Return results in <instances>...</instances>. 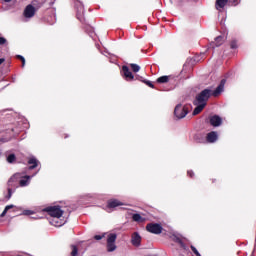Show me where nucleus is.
Masks as SVG:
<instances>
[{
	"label": "nucleus",
	"instance_id": "1",
	"mask_svg": "<svg viewBox=\"0 0 256 256\" xmlns=\"http://www.w3.org/2000/svg\"><path fill=\"white\" fill-rule=\"evenodd\" d=\"M31 179H33V176L16 173L9 179L8 185L9 187H17V182L19 181L20 187H27L31 183Z\"/></svg>",
	"mask_w": 256,
	"mask_h": 256
},
{
	"label": "nucleus",
	"instance_id": "2",
	"mask_svg": "<svg viewBox=\"0 0 256 256\" xmlns=\"http://www.w3.org/2000/svg\"><path fill=\"white\" fill-rule=\"evenodd\" d=\"M44 211H46L48 215L54 218V220L52 221V225H54V227H62V225H64L63 222L59 223V218L63 217V210H61V207L49 206V207H46Z\"/></svg>",
	"mask_w": 256,
	"mask_h": 256
},
{
	"label": "nucleus",
	"instance_id": "3",
	"mask_svg": "<svg viewBox=\"0 0 256 256\" xmlns=\"http://www.w3.org/2000/svg\"><path fill=\"white\" fill-rule=\"evenodd\" d=\"M209 97H211V90L205 89L202 91L197 97L196 100L194 101V105H201L203 103H207L209 100Z\"/></svg>",
	"mask_w": 256,
	"mask_h": 256
},
{
	"label": "nucleus",
	"instance_id": "4",
	"mask_svg": "<svg viewBox=\"0 0 256 256\" xmlns=\"http://www.w3.org/2000/svg\"><path fill=\"white\" fill-rule=\"evenodd\" d=\"M187 108L181 104H178L174 109V115L177 119H183L187 116Z\"/></svg>",
	"mask_w": 256,
	"mask_h": 256
},
{
	"label": "nucleus",
	"instance_id": "5",
	"mask_svg": "<svg viewBox=\"0 0 256 256\" xmlns=\"http://www.w3.org/2000/svg\"><path fill=\"white\" fill-rule=\"evenodd\" d=\"M115 241H117V234H109L107 238V251L113 252L117 249Z\"/></svg>",
	"mask_w": 256,
	"mask_h": 256
},
{
	"label": "nucleus",
	"instance_id": "6",
	"mask_svg": "<svg viewBox=\"0 0 256 256\" xmlns=\"http://www.w3.org/2000/svg\"><path fill=\"white\" fill-rule=\"evenodd\" d=\"M35 13H37V8H35L33 5H27L24 9L23 15L25 19H31L35 17Z\"/></svg>",
	"mask_w": 256,
	"mask_h": 256
},
{
	"label": "nucleus",
	"instance_id": "7",
	"mask_svg": "<svg viewBox=\"0 0 256 256\" xmlns=\"http://www.w3.org/2000/svg\"><path fill=\"white\" fill-rule=\"evenodd\" d=\"M146 229L149 233H154L155 235H159L163 231V227H161V225L153 223L148 224Z\"/></svg>",
	"mask_w": 256,
	"mask_h": 256
},
{
	"label": "nucleus",
	"instance_id": "8",
	"mask_svg": "<svg viewBox=\"0 0 256 256\" xmlns=\"http://www.w3.org/2000/svg\"><path fill=\"white\" fill-rule=\"evenodd\" d=\"M221 123H223V120L218 115H214V116L210 117V124L213 127H219L221 125Z\"/></svg>",
	"mask_w": 256,
	"mask_h": 256
},
{
	"label": "nucleus",
	"instance_id": "9",
	"mask_svg": "<svg viewBox=\"0 0 256 256\" xmlns=\"http://www.w3.org/2000/svg\"><path fill=\"white\" fill-rule=\"evenodd\" d=\"M121 205H124L123 202L117 199H112L108 201L107 207L109 209H114L115 207H121Z\"/></svg>",
	"mask_w": 256,
	"mask_h": 256
},
{
	"label": "nucleus",
	"instance_id": "10",
	"mask_svg": "<svg viewBox=\"0 0 256 256\" xmlns=\"http://www.w3.org/2000/svg\"><path fill=\"white\" fill-rule=\"evenodd\" d=\"M225 89V80H222L220 85L216 88V90L212 93L214 97H218V95H221L223 93V90Z\"/></svg>",
	"mask_w": 256,
	"mask_h": 256
},
{
	"label": "nucleus",
	"instance_id": "11",
	"mask_svg": "<svg viewBox=\"0 0 256 256\" xmlns=\"http://www.w3.org/2000/svg\"><path fill=\"white\" fill-rule=\"evenodd\" d=\"M132 244L135 246V247H139V245H141V236H139L138 233H134L132 235Z\"/></svg>",
	"mask_w": 256,
	"mask_h": 256
},
{
	"label": "nucleus",
	"instance_id": "12",
	"mask_svg": "<svg viewBox=\"0 0 256 256\" xmlns=\"http://www.w3.org/2000/svg\"><path fill=\"white\" fill-rule=\"evenodd\" d=\"M28 165H31L29 167V169H35V167H37V165H39V160H37V158H35L34 156L30 157L28 159Z\"/></svg>",
	"mask_w": 256,
	"mask_h": 256
},
{
	"label": "nucleus",
	"instance_id": "13",
	"mask_svg": "<svg viewBox=\"0 0 256 256\" xmlns=\"http://www.w3.org/2000/svg\"><path fill=\"white\" fill-rule=\"evenodd\" d=\"M228 2L229 0H216L215 7L217 11H221V9H223Z\"/></svg>",
	"mask_w": 256,
	"mask_h": 256
},
{
	"label": "nucleus",
	"instance_id": "14",
	"mask_svg": "<svg viewBox=\"0 0 256 256\" xmlns=\"http://www.w3.org/2000/svg\"><path fill=\"white\" fill-rule=\"evenodd\" d=\"M196 108L193 111V115H199L200 112L203 111V109H205V105H207V103H202V104H195Z\"/></svg>",
	"mask_w": 256,
	"mask_h": 256
},
{
	"label": "nucleus",
	"instance_id": "15",
	"mask_svg": "<svg viewBox=\"0 0 256 256\" xmlns=\"http://www.w3.org/2000/svg\"><path fill=\"white\" fill-rule=\"evenodd\" d=\"M216 140H217V132H210L207 135V141H209V143H215Z\"/></svg>",
	"mask_w": 256,
	"mask_h": 256
},
{
	"label": "nucleus",
	"instance_id": "16",
	"mask_svg": "<svg viewBox=\"0 0 256 256\" xmlns=\"http://www.w3.org/2000/svg\"><path fill=\"white\" fill-rule=\"evenodd\" d=\"M123 71H124V75L126 77V79H133V74L131 73V71H129V68L127 66H123Z\"/></svg>",
	"mask_w": 256,
	"mask_h": 256
},
{
	"label": "nucleus",
	"instance_id": "17",
	"mask_svg": "<svg viewBox=\"0 0 256 256\" xmlns=\"http://www.w3.org/2000/svg\"><path fill=\"white\" fill-rule=\"evenodd\" d=\"M77 253H78L77 246L72 245L71 246V253H70V255L71 256H78Z\"/></svg>",
	"mask_w": 256,
	"mask_h": 256
},
{
	"label": "nucleus",
	"instance_id": "18",
	"mask_svg": "<svg viewBox=\"0 0 256 256\" xmlns=\"http://www.w3.org/2000/svg\"><path fill=\"white\" fill-rule=\"evenodd\" d=\"M158 83H167V81H169V77L167 76H162L160 78H158Z\"/></svg>",
	"mask_w": 256,
	"mask_h": 256
},
{
	"label": "nucleus",
	"instance_id": "19",
	"mask_svg": "<svg viewBox=\"0 0 256 256\" xmlns=\"http://www.w3.org/2000/svg\"><path fill=\"white\" fill-rule=\"evenodd\" d=\"M131 68L134 71V73H138V71H140L141 67H139V65L137 64H131Z\"/></svg>",
	"mask_w": 256,
	"mask_h": 256
},
{
	"label": "nucleus",
	"instance_id": "20",
	"mask_svg": "<svg viewBox=\"0 0 256 256\" xmlns=\"http://www.w3.org/2000/svg\"><path fill=\"white\" fill-rule=\"evenodd\" d=\"M15 161V154H10L8 157H7V162L8 163H14Z\"/></svg>",
	"mask_w": 256,
	"mask_h": 256
},
{
	"label": "nucleus",
	"instance_id": "21",
	"mask_svg": "<svg viewBox=\"0 0 256 256\" xmlns=\"http://www.w3.org/2000/svg\"><path fill=\"white\" fill-rule=\"evenodd\" d=\"M133 219H134V221H140V222L143 221L141 215H139V214H134L133 215Z\"/></svg>",
	"mask_w": 256,
	"mask_h": 256
},
{
	"label": "nucleus",
	"instance_id": "22",
	"mask_svg": "<svg viewBox=\"0 0 256 256\" xmlns=\"http://www.w3.org/2000/svg\"><path fill=\"white\" fill-rule=\"evenodd\" d=\"M35 212L33 210H24L22 215H33Z\"/></svg>",
	"mask_w": 256,
	"mask_h": 256
},
{
	"label": "nucleus",
	"instance_id": "23",
	"mask_svg": "<svg viewBox=\"0 0 256 256\" xmlns=\"http://www.w3.org/2000/svg\"><path fill=\"white\" fill-rule=\"evenodd\" d=\"M216 43H217V45H221V43H223V37H217L216 38Z\"/></svg>",
	"mask_w": 256,
	"mask_h": 256
},
{
	"label": "nucleus",
	"instance_id": "24",
	"mask_svg": "<svg viewBox=\"0 0 256 256\" xmlns=\"http://www.w3.org/2000/svg\"><path fill=\"white\" fill-rule=\"evenodd\" d=\"M18 59H20L22 61V67H25V57L19 55Z\"/></svg>",
	"mask_w": 256,
	"mask_h": 256
},
{
	"label": "nucleus",
	"instance_id": "25",
	"mask_svg": "<svg viewBox=\"0 0 256 256\" xmlns=\"http://www.w3.org/2000/svg\"><path fill=\"white\" fill-rule=\"evenodd\" d=\"M191 249H192L193 253H195V255L201 256V255L199 254V251H197V248H196V247L191 246Z\"/></svg>",
	"mask_w": 256,
	"mask_h": 256
},
{
	"label": "nucleus",
	"instance_id": "26",
	"mask_svg": "<svg viewBox=\"0 0 256 256\" xmlns=\"http://www.w3.org/2000/svg\"><path fill=\"white\" fill-rule=\"evenodd\" d=\"M7 43V40L3 37H0V45H5Z\"/></svg>",
	"mask_w": 256,
	"mask_h": 256
},
{
	"label": "nucleus",
	"instance_id": "27",
	"mask_svg": "<svg viewBox=\"0 0 256 256\" xmlns=\"http://www.w3.org/2000/svg\"><path fill=\"white\" fill-rule=\"evenodd\" d=\"M94 239H96V241H101V239H103V236L96 235V236H94Z\"/></svg>",
	"mask_w": 256,
	"mask_h": 256
},
{
	"label": "nucleus",
	"instance_id": "28",
	"mask_svg": "<svg viewBox=\"0 0 256 256\" xmlns=\"http://www.w3.org/2000/svg\"><path fill=\"white\" fill-rule=\"evenodd\" d=\"M13 207H15V205L11 204L5 207L6 211H9V209H13Z\"/></svg>",
	"mask_w": 256,
	"mask_h": 256
},
{
	"label": "nucleus",
	"instance_id": "29",
	"mask_svg": "<svg viewBox=\"0 0 256 256\" xmlns=\"http://www.w3.org/2000/svg\"><path fill=\"white\" fill-rule=\"evenodd\" d=\"M7 209L5 208L4 211L1 213L0 217H5L7 215Z\"/></svg>",
	"mask_w": 256,
	"mask_h": 256
},
{
	"label": "nucleus",
	"instance_id": "30",
	"mask_svg": "<svg viewBox=\"0 0 256 256\" xmlns=\"http://www.w3.org/2000/svg\"><path fill=\"white\" fill-rule=\"evenodd\" d=\"M231 48L236 49L237 48V42H232L231 43Z\"/></svg>",
	"mask_w": 256,
	"mask_h": 256
},
{
	"label": "nucleus",
	"instance_id": "31",
	"mask_svg": "<svg viewBox=\"0 0 256 256\" xmlns=\"http://www.w3.org/2000/svg\"><path fill=\"white\" fill-rule=\"evenodd\" d=\"M11 195H13V192L11 188H8V199L11 197Z\"/></svg>",
	"mask_w": 256,
	"mask_h": 256
},
{
	"label": "nucleus",
	"instance_id": "32",
	"mask_svg": "<svg viewBox=\"0 0 256 256\" xmlns=\"http://www.w3.org/2000/svg\"><path fill=\"white\" fill-rule=\"evenodd\" d=\"M3 63H5V59L4 58H0V65H3Z\"/></svg>",
	"mask_w": 256,
	"mask_h": 256
},
{
	"label": "nucleus",
	"instance_id": "33",
	"mask_svg": "<svg viewBox=\"0 0 256 256\" xmlns=\"http://www.w3.org/2000/svg\"><path fill=\"white\" fill-rule=\"evenodd\" d=\"M147 85H149V87H153V85L151 84V82H147Z\"/></svg>",
	"mask_w": 256,
	"mask_h": 256
},
{
	"label": "nucleus",
	"instance_id": "34",
	"mask_svg": "<svg viewBox=\"0 0 256 256\" xmlns=\"http://www.w3.org/2000/svg\"><path fill=\"white\" fill-rule=\"evenodd\" d=\"M6 3H9V2H11V0H4Z\"/></svg>",
	"mask_w": 256,
	"mask_h": 256
},
{
	"label": "nucleus",
	"instance_id": "35",
	"mask_svg": "<svg viewBox=\"0 0 256 256\" xmlns=\"http://www.w3.org/2000/svg\"><path fill=\"white\" fill-rule=\"evenodd\" d=\"M35 175H37V173H34V175H32V177H35Z\"/></svg>",
	"mask_w": 256,
	"mask_h": 256
},
{
	"label": "nucleus",
	"instance_id": "36",
	"mask_svg": "<svg viewBox=\"0 0 256 256\" xmlns=\"http://www.w3.org/2000/svg\"><path fill=\"white\" fill-rule=\"evenodd\" d=\"M35 175H37V173H34V175H32V177H35Z\"/></svg>",
	"mask_w": 256,
	"mask_h": 256
}]
</instances>
